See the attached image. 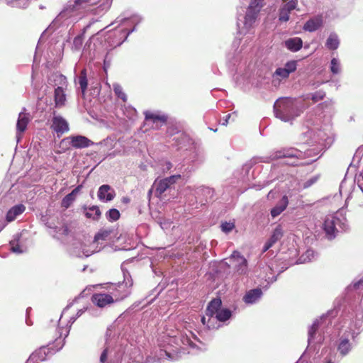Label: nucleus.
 Masks as SVG:
<instances>
[{
	"instance_id": "f257e3e1",
	"label": "nucleus",
	"mask_w": 363,
	"mask_h": 363,
	"mask_svg": "<svg viewBox=\"0 0 363 363\" xmlns=\"http://www.w3.org/2000/svg\"><path fill=\"white\" fill-rule=\"evenodd\" d=\"M274 109L276 117L284 121L294 119L300 114L294 101L291 98L278 99L274 105Z\"/></svg>"
},
{
	"instance_id": "f03ea898",
	"label": "nucleus",
	"mask_w": 363,
	"mask_h": 363,
	"mask_svg": "<svg viewBox=\"0 0 363 363\" xmlns=\"http://www.w3.org/2000/svg\"><path fill=\"white\" fill-rule=\"evenodd\" d=\"M264 6V0H251L245 16V25L252 26L255 22L260 10Z\"/></svg>"
},
{
	"instance_id": "7ed1b4c3",
	"label": "nucleus",
	"mask_w": 363,
	"mask_h": 363,
	"mask_svg": "<svg viewBox=\"0 0 363 363\" xmlns=\"http://www.w3.org/2000/svg\"><path fill=\"white\" fill-rule=\"evenodd\" d=\"M229 260L233 265L235 274L238 275H247L248 274L247 260L239 252H233L229 257Z\"/></svg>"
},
{
	"instance_id": "20e7f679",
	"label": "nucleus",
	"mask_w": 363,
	"mask_h": 363,
	"mask_svg": "<svg viewBox=\"0 0 363 363\" xmlns=\"http://www.w3.org/2000/svg\"><path fill=\"white\" fill-rule=\"evenodd\" d=\"M109 294L111 295L113 302H119L127 298L130 294V291L127 284L121 283L112 285Z\"/></svg>"
},
{
	"instance_id": "39448f33",
	"label": "nucleus",
	"mask_w": 363,
	"mask_h": 363,
	"mask_svg": "<svg viewBox=\"0 0 363 363\" xmlns=\"http://www.w3.org/2000/svg\"><path fill=\"white\" fill-rule=\"evenodd\" d=\"M296 61L291 60L287 62L285 64L284 67H279L275 70L272 76L273 82H274L276 79L281 81V79H287L291 73H293L296 71Z\"/></svg>"
},
{
	"instance_id": "423d86ee",
	"label": "nucleus",
	"mask_w": 363,
	"mask_h": 363,
	"mask_svg": "<svg viewBox=\"0 0 363 363\" xmlns=\"http://www.w3.org/2000/svg\"><path fill=\"white\" fill-rule=\"evenodd\" d=\"M181 177L180 174H175L160 180H155V193L157 196H160L167 189L170 187L171 185L175 184L178 179H181Z\"/></svg>"
},
{
	"instance_id": "0eeeda50",
	"label": "nucleus",
	"mask_w": 363,
	"mask_h": 363,
	"mask_svg": "<svg viewBox=\"0 0 363 363\" xmlns=\"http://www.w3.org/2000/svg\"><path fill=\"white\" fill-rule=\"evenodd\" d=\"M222 301L220 298L213 299L208 305L206 310V315L208 317L207 327L213 328L214 316L221 308Z\"/></svg>"
},
{
	"instance_id": "6e6552de",
	"label": "nucleus",
	"mask_w": 363,
	"mask_h": 363,
	"mask_svg": "<svg viewBox=\"0 0 363 363\" xmlns=\"http://www.w3.org/2000/svg\"><path fill=\"white\" fill-rule=\"evenodd\" d=\"M52 121L51 129L53 130L58 136L67 133L69 129L67 121L60 116H55Z\"/></svg>"
},
{
	"instance_id": "1a4fd4ad",
	"label": "nucleus",
	"mask_w": 363,
	"mask_h": 363,
	"mask_svg": "<svg viewBox=\"0 0 363 363\" xmlns=\"http://www.w3.org/2000/svg\"><path fill=\"white\" fill-rule=\"evenodd\" d=\"M69 141L71 145L74 148H84L93 145L94 143L85 136L77 135L69 136L62 140V143Z\"/></svg>"
},
{
	"instance_id": "9d476101",
	"label": "nucleus",
	"mask_w": 363,
	"mask_h": 363,
	"mask_svg": "<svg viewBox=\"0 0 363 363\" xmlns=\"http://www.w3.org/2000/svg\"><path fill=\"white\" fill-rule=\"evenodd\" d=\"M91 301L99 308H104L113 302L109 294L96 293L92 295Z\"/></svg>"
},
{
	"instance_id": "9b49d317",
	"label": "nucleus",
	"mask_w": 363,
	"mask_h": 363,
	"mask_svg": "<svg viewBox=\"0 0 363 363\" xmlns=\"http://www.w3.org/2000/svg\"><path fill=\"white\" fill-rule=\"evenodd\" d=\"M116 196L114 189L108 184H103L99 188L98 198L102 201H111Z\"/></svg>"
},
{
	"instance_id": "f8f14e48",
	"label": "nucleus",
	"mask_w": 363,
	"mask_h": 363,
	"mask_svg": "<svg viewBox=\"0 0 363 363\" xmlns=\"http://www.w3.org/2000/svg\"><path fill=\"white\" fill-rule=\"evenodd\" d=\"M145 118L146 121H151L155 123L157 128L164 125L167 121V117L166 116L159 115L150 111H146L145 113Z\"/></svg>"
},
{
	"instance_id": "ddd939ff",
	"label": "nucleus",
	"mask_w": 363,
	"mask_h": 363,
	"mask_svg": "<svg viewBox=\"0 0 363 363\" xmlns=\"http://www.w3.org/2000/svg\"><path fill=\"white\" fill-rule=\"evenodd\" d=\"M43 336L45 340H48V344L55 342L59 337H60V334L57 326L53 325L45 329L43 331Z\"/></svg>"
},
{
	"instance_id": "4468645a",
	"label": "nucleus",
	"mask_w": 363,
	"mask_h": 363,
	"mask_svg": "<svg viewBox=\"0 0 363 363\" xmlns=\"http://www.w3.org/2000/svg\"><path fill=\"white\" fill-rule=\"evenodd\" d=\"M276 156L278 158H296L302 159V152L294 148L282 149L276 152Z\"/></svg>"
},
{
	"instance_id": "2eb2a0df",
	"label": "nucleus",
	"mask_w": 363,
	"mask_h": 363,
	"mask_svg": "<svg viewBox=\"0 0 363 363\" xmlns=\"http://www.w3.org/2000/svg\"><path fill=\"white\" fill-rule=\"evenodd\" d=\"M322 25L323 18L320 16H318L307 21L303 26V29L309 32H313L320 28Z\"/></svg>"
},
{
	"instance_id": "dca6fc26",
	"label": "nucleus",
	"mask_w": 363,
	"mask_h": 363,
	"mask_svg": "<svg viewBox=\"0 0 363 363\" xmlns=\"http://www.w3.org/2000/svg\"><path fill=\"white\" fill-rule=\"evenodd\" d=\"M323 230L329 239L331 240L335 237V232L337 231V229L334 218H328L325 220L323 223Z\"/></svg>"
},
{
	"instance_id": "f3484780",
	"label": "nucleus",
	"mask_w": 363,
	"mask_h": 363,
	"mask_svg": "<svg viewBox=\"0 0 363 363\" xmlns=\"http://www.w3.org/2000/svg\"><path fill=\"white\" fill-rule=\"evenodd\" d=\"M26 209L23 204L16 205L12 207L6 213V219L7 222L14 220L18 216L21 214Z\"/></svg>"
},
{
	"instance_id": "a211bd4d",
	"label": "nucleus",
	"mask_w": 363,
	"mask_h": 363,
	"mask_svg": "<svg viewBox=\"0 0 363 363\" xmlns=\"http://www.w3.org/2000/svg\"><path fill=\"white\" fill-rule=\"evenodd\" d=\"M289 204L288 197L284 196L279 203L271 210V216L275 218L280 215L287 207Z\"/></svg>"
},
{
	"instance_id": "6ab92c4d",
	"label": "nucleus",
	"mask_w": 363,
	"mask_h": 363,
	"mask_svg": "<svg viewBox=\"0 0 363 363\" xmlns=\"http://www.w3.org/2000/svg\"><path fill=\"white\" fill-rule=\"evenodd\" d=\"M262 294V292L260 289H252L246 293L243 300L247 303H253L261 297Z\"/></svg>"
},
{
	"instance_id": "aec40b11",
	"label": "nucleus",
	"mask_w": 363,
	"mask_h": 363,
	"mask_svg": "<svg viewBox=\"0 0 363 363\" xmlns=\"http://www.w3.org/2000/svg\"><path fill=\"white\" fill-rule=\"evenodd\" d=\"M285 46L292 52L298 51L303 45L302 40L300 38H289L285 41Z\"/></svg>"
},
{
	"instance_id": "412c9836",
	"label": "nucleus",
	"mask_w": 363,
	"mask_h": 363,
	"mask_svg": "<svg viewBox=\"0 0 363 363\" xmlns=\"http://www.w3.org/2000/svg\"><path fill=\"white\" fill-rule=\"evenodd\" d=\"M54 97L56 107H62L65 106L66 101V95L61 86H58L55 89Z\"/></svg>"
},
{
	"instance_id": "4be33fe9",
	"label": "nucleus",
	"mask_w": 363,
	"mask_h": 363,
	"mask_svg": "<svg viewBox=\"0 0 363 363\" xmlns=\"http://www.w3.org/2000/svg\"><path fill=\"white\" fill-rule=\"evenodd\" d=\"M30 118L28 114L20 113L16 124L17 130L19 133H23L26 130Z\"/></svg>"
},
{
	"instance_id": "5701e85b",
	"label": "nucleus",
	"mask_w": 363,
	"mask_h": 363,
	"mask_svg": "<svg viewBox=\"0 0 363 363\" xmlns=\"http://www.w3.org/2000/svg\"><path fill=\"white\" fill-rule=\"evenodd\" d=\"M49 349L46 346H42L38 350H35L30 357H33L34 360L39 362H43L46 359Z\"/></svg>"
},
{
	"instance_id": "b1692460",
	"label": "nucleus",
	"mask_w": 363,
	"mask_h": 363,
	"mask_svg": "<svg viewBox=\"0 0 363 363\" xmlns=\"http://www.w3.org/2000/svg\"><path fill=\"white\" fill-rule=\"evenodd\" d=\"M232 315V313L229 309L224 308L220 309L217 314L214 316V321L219 320L220 322H224L228 320Z\"/></svg>"
},
{
	"instance_id": "393cba45",
	"label": "nucleus",
	"mask_w": 363,
	"mask_h": 363,
	"mask_svg": "<svg viewBox=\"0 0 363 363\" xmlns=\"http://www.w3.org/2000/svg\"><path fill=\"white\" fill-rule=\"evenodd\" d=\"M340 42L336 35L331 34L326 40L325 46L330 50H336Z\"/></svg>"
},
{
	"instance_id": "a878e982",
	"label": "nucleus",
	"mask_w": 363,
	"mask_h": 363,
	"mask_svg": "<svg viewBox=\"0 0 363 363\" xmlns=\"http://www.w3.org/2000/svg\"><path fill=\"white\" fill-rule=\"evenodd\" d=\"M79 84L80 85V88L82 89V94H85V91L87 89L88 82L86 77V70L83 69L79 76Z\"/></svg>"
},
{
	"instance_id": "bb28decb",
	"label": "nucleus",
	"mask_w": 363,
	"mask_h": 363,
	"mask_svg": "<svg viewBox=\"0 0 363 363\" xmlns=\"http://www.w3.org/2000/svg\"><path fill=\"white\" fill-rule=\"evenodd\" d=\"M284 233L282 228L280 225H278L273 231V233L269 240L273 244L281 240L283 237Z\"/></svg>"
},
{
	"instance_id": "cd10ccee",
	"label": "nucleus",
	"mask_w": 363,
	"mask_h": 363,
	"mask_svg": "<svg viewBox=\"0 0 363 363\" xmlns=\"http://www.w3.org/2000/svg\"><path fill=\"white\" fill-rule=\"evenodd\" d=\"M351 349V344L350 343L349 340L347 339H344L341 340L339 346H338V350L340 351V354L343 356L346 355Z\"/></svg>"
},
{
	"instance_id": "c85d7f7f",
	"label": "nucleus",
	"mask_w": 363,
	"mask_h": 363,
	"mask_svg": "<svg viewBox=\"0 0 363 363\" xmlns=\"http://www.w3.org/2000/svg\"><path fill=\"white\" fill-rule=\"evenodd\" d=\"M113 91L117 97L121 99L123 102H125L127 101V96L123 91V88L121 87V85L114 84Z\"/></svg>"
},
{
	"instance_id": "c756f323",
	"label": "nucleus",
	"mask_w": 363,
	"mask_h": 363,
	"mask_svg": "<svg viewBox=\"0 0 363 363\" xmlns=\"http://www.w3.org/2000/svg\"><path fill=\"white\" fill-rule=\"evenodd\" d=\"M120 216L119 211L116 208H111L106 213V217L109 221H116L120 218Z\"/></svg>"
},
{
	"instance_id": "7c9ffc66",
	"label": "nucleus",
	"mask_w": 363,
	"mask_h": 363,
	"mask_svg": "<svg viewBox=\"0 0 363 363\" xmlns=\"http://www.w3.org/2000/svg\"><path fill=\"white\" fill-rule=\"evenodd\" d=\"M74 200L75 199L72 196V195L68 194L62 199L61 201V206L67 209L72 205Z\"/></svg>"
},
{
	"instance_id": "2f4dec72",
	"label": "nucleus",
	"mask_w": 363,
	"mask_h": 363,
	"mask_svg": "<svg viewBox=\"0 0 363 363\" xmlns=\"http://www.w3.org/2000/svg\"><path fill=\"white\" fill-rule=\"evenodd\" d=\"M290 11L286 9L284 7H281L279 11V19L280 21L286 22L289 20Z\"/></svg>"
},
{
	"instance_id": "473e14b6",
	"label": "nucleus",
	"mask_w": 363,
	"mask_h": 363,
	"mask_svg": "<svg viewBox=\"0 0 363 363\" xmlns=\"http://www.w3.org/2000/svg\"><path fill=\"white\" fill-rule=\"evenodd\" d=\"M222 231L225 233H228L233 230L235 228V223L233 222H223L220 225Z\"/></svg>"
},
{
	"instance_id": "72a5a7b5",
	"label": "nucleus",
	"mask_w": 363,
	"mask_h": 363,
	"mask_svg": "<svg viewBox=\"0 0 363 363\" xmlns=\"http://www.w3.org/2000/svg\"><path fill=\"white\" fill-rule=\"evenodd\" d=\"M84 38L82 35H77L74 38L73 47L75 50H79L83 45Z\"/></svg>"
},
{
	"instance_id": "f704fd0d",
	"label": "nucleus",
	"mask_w": 363,
	"mask_h": 363,
	"mask_svg": "<svg viewBox=\"0 0 363 363\" xmlns=\"http://www.w3.org/2000/svg\"><path fill=\"white\" fill-rule=\"evenodd\" d=\"M331 72L333 74H337L340 72V64L338 60L336 58H333L331 60V66H330Z\"/></svg>"
},
{
	"instance_id": "c9c22d12",
	"label": "nucleus",
	"mask_w": 363,
	"mask_h": 363,
	"mask_svg": "<svg viewBox=\"0 0 363 363\" xmlns=\"http://www.w3.org/2000/svg\"><path fill=\"white\" fill-rule=\"evenodd\" d=\"M298 4V0H290L287 3H286L283 7L287 9L289 11H291L294 10Z\"/></svg>"
},
{
	"instance_id": "e433bc0d",
	"label": "nucleus",
	"mask_w": 363,
	"mask_h": 363,
	"mask_svg": "<svg viewBox=\"0 0 363 363\" xmlns=\"http://www.w3.org/2000/svg\"><path fill=\"white\" fill-rule=\"evenodd\" d=\"M111 231L108 230H103L99 232L94 237L96 240H105L108 236L110 235Z\"/></svg>"
},
{
	"instance_id": "4c0bfd02",
	"label": "nucleus",
	"mask_w": 363,
	"mask_h": 363,
	"mask_svg": "<svg viewBox=\"0 0 363 363\" xmlns=\"http://www.w3.org/2000/svg\"><path fill=\"white\" fill-rule=\"evenodd\" d=\"M89 210L95 212L94 216L93 217V220H98L100 218L101 216V212L98 206H92L89 208Z\"/></svg>"
},
{
	"instance_id": "58836bf2",
	"label": "nucleus",
	"mask_w": 363,
	"mask_h": 363,
	"mask_svg": "<svg viewBox=\"0 0 363 363\" xmlns=\"http://www.w3.org/2000/svg\"><path fill=\"white\" fill-rule=\"evenodd\" d=\"M319 177H320L318 175H317V176L313 177L312 178H310L309 179H308L303 184V188L307 189V188L311 186L313 184H314L315 183H316L318 182V180L319 179Z\"/></svg>"
},
{
	"instance_id": "ea45409f",
	"label": "nucleus",
	"mask_w": 363,
	"mask_h": 363,
	"mask_svg": "<svg viewBox=\"0 0 363 363\" xmlns=\"http://www.w3.org/2000/svg\"><path fill=\"white\" fill-rule=\"evenodd\" d=\"M89 0H74L73 8L78 9L82 4H86Z\"/></svg>"
},
{
	"instance_id": "a19ab883",
	"label": "nucleus",
	"mask_w": 363,
	"mask_h": 363,
	"mask_svg": "<svg viewBox=\"0 0 363 363\" xmlns=\"http://www.w3.org/2000/svg\"><path fill=\"white\" fill-rule=\"evenodd\" d=\"M107 357H108V349H105L104 350V351L102 352L101 354V357H100V362L101 363H105L106 361L107 360Z\"/></svg>"
},
{
	"instance_id": "79ce46f5",
	"label": "nucleus",
	"mask_w": 363,
	"mask_h": 363,
	"mask_svg": "<svg viewBox=\"0 0 363 363\" xmlns=\"http://www.w3.org/2000/svg\"><path fill=\"white\" fill-rule=\"evenodd\" d=\"M82 185H79L77 186L74 189H73L71 193H69V194H72V196L76 199V196L77 195V194L79 192L80 189H82Z\"/></svg>"
},
{
	"instance_id": "37998d69",
	"label": "nucleus",
	"mask_w": 363,
	"mask_h": 363,
	"mask_svg": "<svg viewBox=\"0 0 363 363\" xmlns=\"http://www.w3.org/2000/svg\"><path fill=\"white\" fill-rule=\"evenodd\" d=\"M82 185H79L77 186L74 189H73L71 193H69V194H72V196L76 199V196L77 195V194L79 192L80 189H82Z\"/></svg>"
},
{
	"instance_id": "c03bdc74",
	"label": "nucleus",
	"mask_w": 363,
	"mask_h": 363,
	"mask_svg": "<svg viewBox=\"0 0 363 363\" xmlns=\"http://www.w3.org/2000/svg\"><path fill=\"white\" fill-rule=\"evenodd\" d=\"M273 243L271 242L269 240H268L267 242H266V243L264 244V247H263V252H266L267 251L270 247H272L273 246Z\"/></svg>"
},
{
	"instance_id": "a18cd8bd",
	"label": "nucleus",
	"mask_w": 363,
	"mask_h": 363,
	"mask_svg": "<svg viewBox=\"0 0 363 363\" xmlns=\"http://www.w3.org/2000/svg\"><path fill=\"white\" fill-rule=\"evenodd\" d=\"M62 234L64 235H67L69 233V229L67 225H64L62 227Z\"/></svg>"
},
{
	"instance_id": "49530a36",
	"label": "nucleus",
	"mask_w": 363,
	"mask_h": 363,
	"mask_svg": "<svg viewBox=\"0 0 363 363\" xmlns=\"http://www.w3.org/2000/svg\"><path fill=\"white\" fill-rule=\"evenodd\" d=\"M121 201L124 204H128L130 202V199L128 196H123L121 199Z\"/></svg>"
},
{
	"instance_id": "de8ad7c7",
	"label": "nucleus",
	"mask_w": 363,
	"mask_h": 363,
	"mask_svg": "<svg viewBox=\"0 0 363 363\" xmlns=\"http://www.w3.org/2000/svg\"><path fill=\"white\" fill-rule=\"evenodd\" d=\"M12 251L14 252H21V250H20V247L18 245L16 246H12L11 247Z\"/></svg>"
},
{
	"instance_id": "09e8293b",
	"label": "nucleus",
	"mask_w": 363,
	"mask_h": 363,
	"mask_svg": "<svg viewBox=\"0 0 363 363\" xmlns=\"http://www.w3.org/2000/svg\"><path fill=\"white\" fill-rule=\"evenodd\" d=\"M165 169L164 170L166 171H169L171 169V168L172 167V164L170 162H167L166 164H165Z\"/></svg>"
},
{
	"instance_id": "8fccbe9b",
	"label": "nucleus",
	"mask_w": 363,
	"mask_h": 363,
	"mask_svg": "<svg viewBox=\"0 0 363 363\" xmlns=\"http://www.w3.org/2000/svg\"><path fill=\"white\" fill-rule=\"evenodd\" d=\"M26 363H40L36 360H34L33 357H29Z\"/></svg>"
},
{
	"instance_id": "3c124183",
	"label": "nucleus",
	"mask_w": 363,
	"mask_h": 363,
	"mask_svg": "<svg viewBox=\"0 0 363 363\" xmlns=\"http://www.w3.org/2000/svg\"><path fill=\"white\" fill-rule=\"evenodd\" d=\"M208 317L206 315L205 316H203L201 318V322L203 325H206L207 326V321H208Z\"/></svg>"
},
{
	"instance_id": "603ef678",
	"label": "nucleus",
	"mask_w": 363,
	"mask_h": 363,
	"mask_svg": "<svg viewBox=\"0 0 363 363\" xmlns=\"http://www.w3.org/2000/svg\"><path fill=\"white\" fill-rule=\"evenodd\" d=\"M85 216L87 218H92L93 219V217L94 216H92V214L89 212H86L85 213Z\"/></svg>"
},
{
	"instance_id": "864d4df0",
	"label": "nucleus",
	"mask_w": 363,
	"mask_h": 363,
	"mask_svg": "<svg viewBox=\"0 0 363 363\" xmlns=\"http://www.w3.org/2000/svg\"><path fill=\"white\" fill-rule=\"evenodd\" d=\"M315 325H313V327L311 328V330L309 331V335L311 336H312L313 334L315 333Z\"/></svg>"
},
{
	"instance_id": "5fc2aeb1",
	"label": "nucleus",
	"mask_w": 363,
	"mask_h": 363,
	"mask_svg": "<svg viewBox=\"0 0 363 363\" xmlns=\"http://www.w3.org/2000/svg\"><path fill=\"white\" fill-rule=\"evenodd\" d=\"M84 313V311L83 310H79L77 313V315L79 317L80 316L82 313Z\"/></svg>"
},
{
	"instance_id": "6e6d98bb",
	"label": "nucleus",
	"mask_w": 363,
	"mask_h": 363,
	"mask_svg": "<svg viewBox=\"0 0 363 363\" xmlns=\"http://www.w3.org/2000/svg\"><path fill=\"white\" fill-rule=\"evenodd\" d=\"M230 116H230V114H228V115L226 116V117H227V118L225 119V123H223V125H225V124H227V123H228V120L230 118Z\"/></svg>"
},
{
	"instance_id": "4d7b16f0",
	"label": "nucleus",
	"mask_w": 363,
	"mask_h": 363,
	"mask_svg": "<svg viewBox=\"0 0 363 363\" xmlns=\"http://www.w3.org/2000/svg\"><path fill=\"white\" fill-rule=\"evenodd\" d=\"M291 165H293V166H298V164H297V163H296V162H292V163H291Z\"/></svg>"
},
{
	"instance_id": "13d9d810",
	"label": "nucleus",
	"mask_w": 363,
	"mask_h": 363,
	"mask_svg": "<svg viewBox=\"0 0 363 363\" xmlns=\"http://www.w3.org/2000/svg\"><path fill=\"white\" fill-rule=\"evenodd\" d=\"M272 191H270L268 195H267V197L269 198L270 196V194H271Z\"/></svg>"
},
{
	"instance_id": "bf43d9fd",
	"label": "nucleus",
	"mask_w": 363,
	"mask_h": 363,
	"mask_svg": "<svg viewBox=\"0 0 363 363\" xmlns=\"http://www.w3.org/2000/svg\"><path fill=\"white\" fill-rule=\"evenodd\" d=\"M328 363H332V362L330 361V362H328Z\"/></svg>"
}]
</instances>
